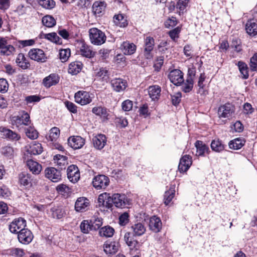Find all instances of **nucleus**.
I'll return each instance as SVG.
<instances>
[{
    "label": "nucleus",
    "mask_w": 257,
    "mask_h": 257,
    "mask_svg": "<svg viewBox=\"0 0 257 257\" xmlns=\"http://www.w3.org/2000/svg\"><path fill=\"white\" fill-rule=\"evenodd\" d=\"M89 35L91 43L94 45H100L106 41V37L105 34L96 28L89 29Z\"/></svg>",
    "instance_id": "1"
},
{
    "label": "nucleus",
    "mask_w": 257,
    "mask_h": 257,
    "mask_svg": "<svg viewBox=\"0 0 257 257\" xmlns=\"http://www.w3.org/2000/svg\"><path fill=\"white\" fill-rule=\"evenodd\" d=\"M235 111L234 106L231 103L221 105L218 109V115L220 118L230 119Z\"/></svg>",
    "instance_id": "2"
},
{
    "label": "nucleus",
    "mask_w": 257,
    "mask_h": 257,
    "mask_svg": "<svg viewBox=\"0 0 257 257\" xmlns=\"http://www.w3.org/2000/svg\"><path fill=\"white\" fill-rule=\"evenodd\" d=\"M109 200L111 201L112 205L114 204L117 208H124L129 205V201L124 194H114L110 196Z\"/></svg>",
    "instance_id": "3"
},
{
    "label": "nucleus",
    "mask_w": 257,
    "mask_h": 257,
    "mask_svg": "<svg viewBox=\"0 0 257 257\" xmlns=\"http://www.w3.org/2000/svg\"><path fill=\"white\" fill-rule=\"evenodd\" d=\"M109 184V178L104 175L95 176L92 181L93 187L97 189H104Z\"/></svg>",
    "instance_id": "4"
},
{
    "label": "nucleus",
    "mask_w": 257,
    "mask_h": 257,
    "mask_svg": "<svg viewBox=\"0 0 257 257\" xmlns=\"http://www.w3.org/2000/svg\"><path fill=\"white\" fill-rule=\"evenodd\" d=\"M135 235L132 232H127L124 235V240L132 250H137L140 248L141 244L135 239Z\"/></svg>",
    "instance_id": "5"
},
{
    "label": "nucleus",
    "mask_w": 257,
    "mask_h": 257,
    "mask_svg": "<svg viewBox=\"0 0 257 257\" xmlns=\"http://www.w3.org/2000/svg\"><path fill=\"white\" fill-rule=\"evenodd\" d=\"M18 234V240L22 244H29L34 238V235L31 231L27 228L19 231Z\"/></svg>",
    "instance_id": "6"
},
{
    "label": "nucleus",
    "mask_w": 257,
    "mask_h": 257,
    "mask_svg": "<svg viewBox=\"0 0 257 257\" xmlns=\"http://www.w3.org/2000/svg\"><path fill=\"white\" fill-rule=\"evenodd\" d=\"M26 226V220L23 218L14 219L9 225L10 231L14 233H18L19 231L24 229Z\"/></svg>",
    "instance_id": "7"
},
{
    "label": "nucleus",
    "mask_w": 257,
    "mask_h": 257,
    "mask_svg": "<svg viewBox=\"0 0 257 257\" xmlns=\"http://www.w3.org/2000/svg\"><path fill=\"white\" fill-rule=\"evenodd\" d=\"M74 98L77 103L82 105L89 104L92 101L89 93L84 91H79L76 92Z\"/></svg>",
    "instance_id": "8"
},
{
    "label": "nucleus",
    "mask_w": 257,
    "mask_h": 257,
    "mask_svg": "<svg viewBox=\"0 0 257 257\" xmlns=\"http://www.w3.org/2000/svg\"><path fill=\"white\" fill-rule=\"evenodd\" d=\"M168 77L170 81L175 85H180L184 82L183 73L179 69L171 71Z\"/></svg>",
    "instance_id": "9"
},
{
    "label": "nucleus",
    "mask_w": 257,
    "mask_h": 257,
    "mask_svg": "<svg viewBox=\"0 0 257 257\" xmlns=\"http://www.w3.org/2000/svg\"><path fill=\"white\" fill-rule=\"evenodd\" d=\"M28 55L32 60L39 62H45L47 59L44 51L40 49L35 48L30 50Z\"/></svg>",
    "instance_id": "10"
},
{
    "label": "nucleus",
    "mask_w": 257,
    "mask_h": 257,
    "mask_svg": "<svg viewBox=\"0 0 257 257\" xmlns=\"http://www.w3.org/2000/svg\"><path fill=\"white\" fill-rule=\"evenodd\" d=\"M45 173L46 177L53 182H57L61 179L60 171L54 167L47 168Z\"/></svg>",
    "instance_id": "11"
},
{
    "label": "nucleus",
    "mask_w": 257,
    "mask_h": 257,
    "mask_svg": "<svg viewBox=\"0 0 257 257\" xmlns=\"http://www.w3.org/2000/svg\"><path fill=\"white\" fill-rule=\"evenodd\" d=\"M67 177L73 183H76L80 179V172L78 167L74 165H70L67 170Z\"/></svg>",
    "instance_id": "12"
},
{
    "label": "nucleus",
    "mask_w": 257,
    "mask_h": 257,
    "mask_svg": "<svg viewBox=\"0 0 257 257\" xmlns=\"http://www.w3.org/2000/svg\"><path fill=\"white\" fill-rule=\"evenodd\" d=\"M90 205L89 200L86 197L77 198L75 204V209L77 212H83L87 210Z\"/></svg>",
    "instance_id": "13"
},
{
    "label": "nucleus",
    "mask_w": 257,
    "mask_h": 257,
    "mask_svg": "<svg viewBox=\"0 0 257 257\" xmlns=\"http://www.w3.org/2000/svg\"><path fill=\"white\" fill-rule=\"evenodd\" d=\"M113 90L117 92L124 91L127 87V82L121 78H114L110 81Z\"/></svg>",
    "instance_id": "14"
},
{
    "label": "nucleus",
    "mask_w": 257,
    "mask_h": 257,
    "mask_svg": "<svg viewBox=\"0 0 257 257\" xmlns=\"http://www.w3.org/2000/svg\"><path fill=\"white\" fill-rule=\"evenodd\" d=\"M68 144L75 150L79 149L85 144V140L80 136H71L68 139Z\"/></svg>",
    "instance_id": "15"
},
{
    "label": "nucleus",
    "mask_w": 257,
    "mask_h": 257,
    "mask_svg": "<svg viewBox=\"0 0 257 257\" xmlns=\"http://www.w3.org/2000/svg\"><path fill=\"white\" fill-rule=\"evenodd\" d=\"M192 164V158L189 155H185L180 160L178 170L180 172H185Z\"/></svg>",
    "instance_id": "16"
},
{
    "label": "nucleus",
    "mask_w": 257,
    "mask_h": 257,
    "mask_svg": "<svg viewBox=\"0 0 257 257\" xmlns=\"http://www.w3.org/2000/svg\"><path fill=\"white\" fill-rule=\"evenodd\" d=\"M0 132L4 137L10 141H17L21 139L19 134L6 127H0Z\"/></svg>",
    "instance_id": "17"
},
{
    "label": "nucleus",
    "mask_w": 257,
    "mask_h": 257,
    "mask_svg": "<svg viewBox=\"0 0 257 257\" xmlns=\"http://www.w3.org/2000/svg\"><path fill=\"white\" fill-rule=\"evenodd\" d=\"M119 243L116 241H106L103 245V250L106 254L111 255L118 250Z\"/></svg>",
    "instance_id": "18"
},
{
    "label": "nucleus",
    "mask_w": 257,
    "mask_h": 257,
    "mask_svg": "<svg viewBox=\"0 0 257 257\" xmlns=\"http://www.w3.org/2000/svg\"><path fill=\"white\" fill-rule=\"evenodd\" d=\"M59 81V76L55 73H52L45 77L43 80V84L46 88H50L52 86L55 85Z\"/></svg>",
    "instance_id": "19"
},
{
    "label": "nucleus",
    "mask_w": 257,
    "mask_h": 257,
    "mask_svg": "<svg viewBox=\"0 0 257 257\" xmlns=\"http://www.w3.org/2000/svg\"><path fill=\"white\" fill-rule=\"evenodd\" d=\"M105 8V2H95L92 7V13L96 17H100L104 14Z\"/></svg>",
    "instance_id": "20"
},
{
    "label": "nucleus",
    "mask_w": 257,
    "mask_h": 257,
    "mask_svg": "<svg viewBox=\"0 0 257 257\" xmlns=\"http://www.w3.org/2000/svg\"><path fill=\"white\" fill-rule=\"evenodd\" d=\"M94 147L98 149L101 150L106 144V138L105 135L98 134L93 138Z\"/></svg>",
    "instance_id": "21"
},
{
    "label": "nucleus",
    "mask_w": 257,
    "mask_h": 257,
    "mask_svg": "<svg viewBox=\"0 0 257 257\" xmlns=\"http://www.w3.org/2000/svg\"><path fill=\"white\" fill-rule=\"evenodd\" d=\"M245 30L250 36H256L257 35L256 20L254 19L248 20L245 25Z\"/></svg>",
    "instance_id": "22"
},
{
    "label": "nucleus",
    "mask_w": 257,
    "mask_h": 257,
    "mask_svg": "<svg viewBox=\"0 0 257 257\" xmlns=\"http://www.w3.org/2000/svg\"><path fill=\"white\" fill-rule=\"evenodd\" d=\"M150 229L154 232L160 231L162 227V222L159 217L154 216L150 219Z\"/></svg>",
    "instance_id": "23"
},
{
    "label": "nucleus",
    "mask_w": 257,
    "mask_h": 257,
    "mask_svg": "<svg viewBox=\"0 0 257 257\" xmlns=\"http://www.w3.org/2000/svg\"><path fill=\"white\" fill-rule=\"evenodd\" d=\"M27 165L30 171L34 174L38 175L42 170L41 165L33 160H28Z\"/></svg>",
    "instance_id": "24"
},
{
    "label": "nucleus",
    "mask_w": 257,
    "mask_h": 257,
    "mask_svg": "<svg viewBox=\"0 0 257 257\" xmlns=\"http://www.w3.org/2000/svg\"><path fill=\"white\" fill-rule=\"evenodd\" d=\"M113 22L115 25L121 28L126 27L128 25L126 17L121 14L114 16Z\"/></svg>",
    "instance_id": "25"
},
{
    "label": "nucleus",
    "mask_w": 257,
    "mask_h": 257,
    "mask_svg": "<svg viewBox=\"0 0 257 257\" xmlns=\"http://www.w3.org/2000/svg\"><path fill=\"white\" fill-rule=\"evenodd\" d=\"M15 120L18 124L25 125H28L31 122L29 114L24 111L20 112L19 115L16 117Z\"/></svg>",
    "instance_id": "26"
},
{
    "label": "nucleus",
    "mask_w": 257,
    "mask_h": 257,
    "mask_svg": "<svg viewBox=\"0 0 257 257\" xmlns=\"http://www.w3.org/2000/svg\"><path fill=\"white\" fill-rule=\"evenodd\" d=\"M121 49L124 54L130 55L133 54L136 50V46L133 43L124 42L121 46Z\"/></svg>",
    "instance_id": "27"
},
{
    "label": "nucleus",
    "mask_w": 257,
    "mask_h": 257,
    "mask_svg": "<svg viewBox=\"0 0 257 257\" xmlns=\"http://www.w3.org/2000/svg\"><path fill=\"white\" fill-rule=\"evenodd\" d=\"M161 87L158 85L151 86L148 88V93L152 100L158 99L160 95Z\"/></svg>",
    "instance_id": "28"
},
{
    "label": "nucleus",
    "mask_w": 257,
    "mask_h": 257,
    "mask_svg": "<svg viewBox=\"0 0 257 257\" xmlns=\"http://www.w3.org/2000/svg\"><path fill=\"white\" fill-rule=\"evenodd\" d=\"M82 68L81 62L79 61L73 62L69 64L68 72L72 75H76L81 70Z\"/></svg>",
    "instance_id": "29"
},
{
    "label": "nucleus",
    "mask_w": 257,
    "mask_h": 257,
    "mask_svg": "<svg viewBox=\"0 0 257 257\" xmlns=\"http://www.w3.org/2000/svg\"><path fill=\"white\" fill-rule=\"evenodd\" d=\"M131 229L133 231L132 233L134 234L135 236H141L146 232V227L142 223H137L131 226Z\"/></svg>",
    "instance_id": "30"
},
{
    "label": "nucleus",
    "mask_w": 257,
    "mask_h": 257,
    "mask_svg": "<svg viewBox=\"0 0 257 257\" xmlns=\"http://www.w3.org/2000/svg\"><path fill=\"white\" fill-rule=\"evenodd\" d=\"M245 142V141L243 138H236L230 141L228 143V146L230 149L239 150L244 146Z\"/></svg>",
    "instance_id": "31"
},
{
    "label": "nucleus",
    "mask_w": 257,
    "mask_h": 257,
    "mask_svg": "<svg viewBox=\"0 0 257 257\" xmlns=\"http://www.w3.org/2000/svg\"><path fill=\"white\" fill-rule=\"evenodd\" d=\"M79 53L82 56L89 58L93 57L94 55V52L91 50L88 45L84 43L81 44V46L80 47Z\"/></svg>",
    "instance_id": "32"
},
{
    "label": "nucleus",
    "mask_w": 257,
    "mask_h": 257,
    "mask_svg": "<svg viewBox=\"0 0 257 257\" xmlns=\"http://www.w3.org/2000/svg\"><path fill=\"white\" fill-rule=\"evenodd\" d=\"M31 175L26 172H22L19 175V181L21 185L26 186L31 185Z\"/></svg>",
    "instance_id": "33"
},
{
    "label": "nucleus",
    "mask_w": 257,
    "mask_h": 257,
    "mask_svg": "<svg viewBox=\"0 0 257 257\" xmlns=\"http://www.w3.org/2000/svg\"><path fill=\"white\" fill-rule=\"evenodd\" d=\"M60 134L59 128L57 127H53L50 130L48 135L46 136V139L48 141L55 142L59 138Z\"/></svg>",
    "instance_id": "34"
},
{
    "label": "nucleus",
    "mask_w": 257,
    "mask_h": 257,
    "mask_svg": "<svg viewBox=\"0 0 257 257\" xmlns=\"http://www.w3.org/2000/svg\"><path fill=\"white\" fill-rule=\"evenodd\" d=\"M108 70L106 67H101L95 72V76L103 81H107L109 78Z\"/></svg>",
    "instance_id": "35"
},
{
    "label": "nucleus",
    "mask_w": 257,
    "mask_h": 257,
    "mask_svg": "<svg viewBox=\"0 0 257 257\" xmlns=\"http://www.w3.org/2000/svg\"><path fill=\"white\" fill-rule=\"evenodd\" d=\"M195 145L196 148V155L204 156L205 153L209 151V148L201 141H196Z\"/></svg>",
    "instance_id": "36"
},
{
    "label": "nucleus",
    "mask_w": 257,
    "mask_h": 257,
    "mask_svg": "<svg viewBox=\"0 0 257 257\" xmlns=\"http://www.w3.org/2000/svg\"><path fill=\"white\" fill-rule=\"evenodd\" d=\"M16 62L19 67L24 69H27L30 66V63L22 53L18 54Z\"/></svg>",
    "instance_id": "37"
},
{
    "label": "nucleus",
    "mask_w": 257,
    "mask_h": 257,
    "mask_svg": "<svg viewBox=\"0 0 257 257\" xmlns=\"http://www.w3.org/2000/svg\"><path fill=\"white\" fill-rule=\"evenodd\" d=\"M92 112L103 119H108V113L107 109L105 107L101 106L94 107L92 108Z\"/></svg>",
    "instance_id": "38"
},
{
    "label": "nucleus",
    "mask_w": 257,
    "mask_h": 257,
    "mask_svg": "<svg viewBox=\"0 0 257 257\" xmlns=\"http://www.w3.org/2000/svg\"><path fill=\"white\" fill-rule=\"evenodd\" d=\"M225 145L219 139L214 140L211 142V148L216 152H220L225 149Z\"/></svg>",
    "instance_id": "39"
},
{
    "label": "nucleus",
    "mask_w": 257,
    "mask_h": 257,
    "mask_svg": "<svg viewBox=\"0 0 257 257\" xmlns=\"http://www.w3.org/2000/svg\"><path fill=\"white\" fill-rule=\"evenodd\" d=\"M51 212L53 218L58 219L63 218L66 214L65 210L61 207H53Z\"/></svg>",
    "instance_id": "40"
},
{
    "label": "nucleus",
    "mask_w": 257,
    "mask_h": 257,
    "mask_svg": "<svg viewBox=\"0 0 257 257\" xmlns=\"http://www.w3.org/2000/svg\"><path fill=\"white\" fill-rule=\"evenodd\" d=\"M114 232V229L109 226H105L101 228L99 230V233L101 236L106 237H111Z\"/></svg>",
    "instance_id": "41"
},
{
    "label": "nucleus",
    "mask_w": 257,
    "mask_h": 257,
    "mask_svg": "<svg viewBox=\"0 0 257 257\" xmlns=\"http://www.w3.org/2000/svg\"><path fill=\"white\" fill-rule=\"evenodd\" d=\"M237 66L241 74L242 75V78L247 79L248 77V71L246 64L240 61L237 63Z\"/></svg>",
    "instance_id": "42"
},
{
    "label": "nucleus",
    "mask_w": 257,
    "mask_h": 257,
    "mask_svg": "<svg viewBox=\"0 0 257 257\" xmlns=\"http://www.w3.org/2000/svg\"><path fill=\"white\" fill-rule=\"evenodd\" d=\"M42 151V147L40 143H35L31 145L28 150L29 153L33 155L40 154Z\"/></svg>",
    "instance_id": "43"
},
{
    "label": "nucleus",
    "mask_w": 257,
    "mask_h": 257,
    "mask_svg": "<svg viewBox=\"0 0 257 257\" xmlns=\"http://www.w3.org/2000/svg\"><path fill=\"white\" fill-rule=\"evenodd\" d=\"M26 136L31 140H35L38 137V133L33 126H29L25 129Z\"/></svg>",
    "instance_id": "44"
},
{
    "label": "nucleus",
    "mask_w": 257,
    "mask_h": 257,
    "mask_svg": "<svg viewBox=\"0 0 257 257\" xmlns=\"http://www.w3.org/2000/svg\"><path fill=\"white\" fill-rule=\"evenodd\" d=\"M44 38L57 44H61L62 43L61 39L54 32L44 34Z\"/></svg>",
    "instance_id": "45"
},
{
    "label": "nucleus",
    "mask_w": 257,
    "mask_h": 257,
    "mask_svg": "<svg viewBox=\"0 0 257 257\" xmlns=\"http://www.w3.org/2000/svg\"><path fill=\"white\" fill-rule=\"evenodd\" d=\"M89 221L92 230L98 229L102 224V218L96 216L92 217Z\"/></svg>",
    "instance_id": "46"
},
{
    "label": "nucleus",
    "mask_w": 257,
    "mask_h": 257,
    "mask_svg": "<svg viewBox=\"0 0 257 257\" xmlns=\"http://www.w3.org/2000/svg\"><path fill=\"white\" fill-rule=\"evenodd\" d=\"M175 188L172 187L170 189L165 192L164 194V203L166 205L169 204L174 198L175 195Z\"/></svg>",
    "instance_id": "47"
},
{
    "label": "nucleus",
    "mask_w": 257,
    "mask_h": 257,
    "mask_svg": "<svg viewBox=\"0 0 257 257\" xmlns=\"http://www.w3.org/2000/svg\"><path fill=\"white\" fill-rule=\"evenodd\" d=\"M43 24L47 27H53L56 25V21L54 18L49 15H47L43 17L42 20Z\"/></svg>",
    "instance_id": "48"
},
{
    "label": "nucleus",
    "mask_w": 257,
    "mask_h": 257,
    "mask_svg": "<svg viewBox=\"0 0 257 257\" xmlns=\"http://www.w3.org/2000/svg\"><path fill=\"white\" fill-rule=\"evenodd\" d=\"M67 157L59 154L56 155L54 157V163L60 167L65 166L67 163Z\"/></svg>",
    "instance_id": "49"
},
{
    "label": "nucleus",
    "mask_w": 257,
    "mask_h": 257,
    "mask_svg": "<svg viewBox=\"0 0 257 257\" xmlns=\"http://www.w3.org/2000/svg\"><path fill=\"white\" fill-rule=\"evenodd\" d=\"M39 4L43 8L51 10L55 6V2L53 0H37Z\"/></svg>",
    "instance_id": "50"
},
{
    "label": "nucleus",
    "mask_w": 257,
    "mask_h": 257,
    "mask_svg": "<svg viewBox=\"0 0 257 257\" xmlns=\"http://www.w3.org/2000/svg\"><path fill=\"white\" fill-rule=\"evenodd\" d=\"M205 77H206L204 73H201L198 81L197 85L199 87L198 93L201 95L206 94V91L204 89V85L203 84Z\"/></svg>",
    "instance_id": "51"
},
{
    "label": "nucleus",
    "mask_w": 257,
    "mask_h": 257,
    "mask_svg": "<svg viewBox=\"0 0 257 257\" xmlns=\"http://www.w3.org/2000/svg\"><path fill=\"white\" fill-rule=\"evenodd\" d=\"M194 81L188 79L182 83V90L185 93L191 91L193 87Z\"/></svg>",
    "instance_id": "52"
},
{
    "label": "nucleus",
    "mask_w": 257,
    "mask_h": 257,
    "mask_svg": "<svg viewBox=\"0 0 257 257\" xmlns=\"http://www.w3.org/2000/svg\"><path fill=\"white\" fill-rule=\"evenodd\" d=\"M15 51L14 47L11 45H6L1 49V54L3 55L9 56Z\"/></svg>",
    "instance_id": "53"
},
{
    "label": "nucleus",
    "mask_w": 257,
    "mask_h": 257,
    "mask_svg": "<svg viewBox=\"0 0 257 257\" xmlns=\"http://www.w3.org/2000/svg\"><path fill=\"white\" fill-rule=\"evenodd\" d=\"M70 50L69 49H61L59 52V58L62 62L67 61L70 56Z\"/></svg>",
    "instance_id": "54"
},
{
    "label": "nucleus",
    "mask_w": 257,
    "mask_h": 257,
    "mask_svg": "<svg viewBox=\"0 0 257 257\" xmlns=\"http://www.w3.org/2000/svg\"><path fill=\"white\" fill-rule=\"evenodd\" d=\"M154 39L150 36L147 37L145 40V48L149 51H152L154 46Z\"/></svg>",
    "instance_id": "55"
},
{
    "label": "nucleus",
    "mask_w": 257,
    "mask_h": 257,
    "mask_svg": "<svg viewBox=\"0 0 257 257\" xmlns=\"http://www.w3.org/2000/svg\"><path fill=\"white\" fill-rule=\"evenodd\" d=\"M80 227L81 231L84 233H87L90 230H92L90 221L88 220H83L81 222Z\"/></svg>",
    "instance_id": "56"
},
{
    "label": "nucleus",
    "mask_w": 257,
    "mask_h": 257,
    "mask_svg": "<svg viewBox=\"0 0 257 257\" xmlns=\"http://www.w3.org/2000/svg\"><path fill=\"white\" fill-rule=\"evenodd\" d=\"M249 67L252 71H257V52L254 53L250 57Z\"/></svg>",
    "instance_id": "57"
},
{
    "label": "nucleus",
    "mask_w": 257,
    "mask_h": 257,
    "mask_svg": "<svg viewBox=\"0 0 257 257\" xmlns=\"http://www.w3.org/2000/svg\"><path fill=\"white\" fill-rule=\"evenodd\" d=\"M231 47L234 51L239 53L242 51V47L239 40L237 39H233L231 44Z\"/></svg>",
    "instance_id": "58"
},
{
    "label": "nucleus",
    "mask_w": 257,
    "mask_h": 257,
    "mask_svg": "<svg viewBox=\"0 0 257 257\" xmlns=\"http://www.w3.org/2000/svg\"><path fill=\"white\" fill-rule=\"evenodd\" d=\"M133 106V101L129 99L123 101L121 103L122 109L124 111H128L132 110Z\"/></svg>",
    "instance_id": "59"
},
{
    "label": "nucleus",
    "mask_w": 257,
    "mask_h": 257,
    "mask_svg": "<svg viewBox=\"0 0 257 257\" xmlns=\"http://www.w3.org/2000/svg\"><path fill=\"white\" fill-rule=\"evenodd\" d=\"M64 104L70 112L73 113H76L77 112V107L73 102L69 101H65Z\"/></svg>",
    "instance_id": "60"
},
{
    "label": "nucleus",
    "mask_w": 257,
    "mask_h": 257,
    "mask_svg": "<svg viewBox=\"0 0 257 257\" xmlns=\"http://www.w3.org/2000/svg\"><path fill=\"white\" fill-rule=\"evenodd\" d=\"M2 154L6 157L11 158L13 156V148L10 146H6L2 149Z\"/></svg>",
    "instance_id": "61"
},
{
    "label": "nucleus",
    "mask_w": 257,
    "mask_h": 257,
    "mask_svg": "<svg viewBox=\"0 0 257 257\" xmlns=\"http://www.w3.org/2000/svg\"><path fill=\"white\" fill-rule=\"evenodd\" d=\"M115 122L120 127H125L128 124L127 120L123 117H116Z\"/></svg>",
    "instance_id": "62"
},
{
    "label": "nucleus",
    "mask_w": 257,
    "mask_h": 257,
    "mask_svg": "<svg viewBox=\"0 0 257 257\" xmlns=\"http://www.w3.org/2000/svg\"><path fill=\"white\" fill-rule=\"evenodd\" d=\"M129 215L127 212L122 214L119 217V223L121 226L125 225L129 221Z\"/></svg>",
    "instance_id": "63"
},
{
    "label": "nucleus",
    "mask_w": 257,
    "mask_h": 257,
    "mask_svg": "<svg viewBox=\"0 0 257 257\" xmlns=\"http://www.w3.org/2000/svg\"><path fill=\"white\" fill-rule=\"evenodd\" d=\"M9 88V84L7 80L4 78H0V92L5 93Z\"/></svg>",
    "instance_id": "64"
}]
</instances>
